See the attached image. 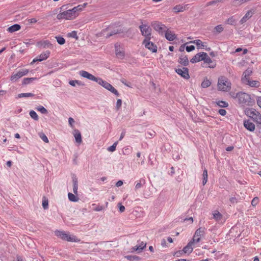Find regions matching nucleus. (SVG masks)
<instances>
[{"mask_svg": "<svg viewBox=\"0 0 261 261\" xmlns=\"http://www.w3.org/2000/svg\"><path fill=\"white\" fill-rule=\"evenodd\" d=\"M48 200L46 198H44L42 201V206L44 208V209H47L48 208Z\"/></svg>", "mask_w": 261, "mask_h": 261, "instance_id": "nucleus-54", "label": "nucleus"}, {"mask_svg": "<svg viewBox=\"0 0 261 261\" xmlns=\"http://www.w3.org/2000/svg\"><path fill=\"white\" fill-rule=\"evenodd\" d=\"M184 252L182 250H179L173 253V255L175 256L176 257H179Z\"/></svg>", "mask_w": 261, "mask_h": 261, "instance_id": "nucleus-59", "label": "nucleus"}, {"mask_svg": "<svg viewBox=\"0 0 261 261\" xmlns=\"http://www.w3.org/2000/svg\"><path fill=\"white\" fill-rule=\"evenodd\" d=\"M191 43L196 44L197 46H198V47L202 48V47H204L203 42L199 39H197V40H195L194 41H191Z\"/></svg>", "mask_w": 261, "mask_h": 261, "instance_id": "nucleus-47", "label": "nucleus"}, {"mask_svg": "<svg viewBox=\"0 0 261 261\" xmlns=\"http://www.w3.org/2000/svg\"><path fill=\"white\" fill-rule=\"evenodd\" d=\"M218 113L221 116H225L226 114V111L224 109H220L218 111Z\"/></svg>", "mask_w": 261, "mask_h": 261, "instance_id": "nucleus-61", "label": "nucleus"}, {"mask_svg": "<svg viewBox=\"0 0 261 261\" xmlns=\"http://www.w3.org/2000/svg\"><path fill=\"white\" fill-rule=\"evenodd\" d=\"M216 103L221 108H226L228 106V102L223 100H219L216 102Z\"/></svg>", "mask_w": 261, "mask_h": 261, "instance_id": "nucleus-43", "label": "nucleus"}, {"mask_svg": "<svg viewBox=\"0 0 261 261\" xmlns=\"http://www.w3.org/2000/svg\"><path fill=\"white\" fill-rule=\"evenodd\" d=\"M138 244L140 246L139 249H141V251L146 247V244L144 243L143 242H141L140 243H139Z\"/></svg>", "mask_w": 261, "mask_h": 261, "instance_id": "nucleus-60", "label": "nucleus"}, {"mask_svg": "<svg viewBox=\"0 0 261 261\" xmlns=\"http://www.w3.org/2000/svg\"><path fill=\"white\" fill-rule=\"evenodd\" d=\"M205 228H202L200 227L198 229H197L194 235L193 241V242H195L196 243H198L200 240V237L204 235L205 233Z\"/></svg>", "mask_w": 261, "mask_h": 261, "instance_id": "nucleus-11", "label": "nucleus"}, {"mask_svg": "<svg viewBox=\"0 0 261 261\" xmlns=\"http://www.w3.org/2000/svg\"><path fill=\"white\" fill-rule=\"evenodd\" d=\"M87 5V3H84L83 5H79L76 7H74L72 9H71V11H72L74 16H76V12L78 11H81L85 7V6Z\"/></svg>", "mask_w": 261, "mask_h": 261, "instance_id": "nucleus-26", "label": "nucleus"}, {"mask_svg": "<svg viewBox=\"0 0 261 261\" xmlns=\"http://www.w3.org/2000/svg\"><path fill=\"white\" fill-rule=\"evenodd\" d=\"M35 109L43 114H47L48 113L47 110L44 107L41 105L35 108Z\"/></svg>", "mask_w": 261, "mask_h": 261, "instance_id": "nucleus-37", "label": "nucleus"}, {"mask_svg": "<svg viewBox=\"0 0 261 261\" xmlns=\"http://www.w3.org/2000/svg\"><path fill=\"white\" fill-rule=\"evenodd\" d=\"M115 53L116 56L120 58H123L124 57V53L123 51H120L118 48V45L117 44L115 45Z\"/></svg>", "mask_w": 261, "mask_h": 261, "instance_id": "nucleus-33", "label": "nucleus"}, {"mask_svg": "<svg viewBox=\"0 0 261 261\" xmlns=\"http://www.w3.org/2000/svg\"><path fill=\"white\" fill-rule=\"evenodd\" d=\"M141 35L143 36L145 38L148 40H150L151 38V28L147 24H142L139 27Z\"/></svg>", "mask_w": 261, "mask_h": 261, "instance_id": "nucleus-5", "label": "nucleus"}, {"mask_svg": "<svg viewBox=\"0 0 261 261\" xmlns=\"http://www.w3.org/2000/svg\"><path fill=\"white\" fill-rule=\"evenodd\" d=\"M252 12L251 11H248L246 14L240 20V23L243 24L249 18L252 16Z\"/></svg>", "mask_w": 261, "mask_h": 261, "instance_id": "nucleus-27", "label": "nucleus"}, {"mask_svg": "<svg viewBox=\"0 0 261 261\" xmlns=\"http://www.w3.org/2000/svg\"><path fill=\"white\" fill-rule=\"evenodd\" d=\"M229 201L230 202L232 203V204H233V203H237L238 202V199L236 197H231L230 199H229Z\"/></svg>", "mask_w": 261, "mask_h": 261, "instance_id": "nucleus-63", "label": "nucleus"}, {"mask_svg": "<svg viewBox=\"0 0 261 261\" xmlns=\"http://www.w3.org/2000/svg\"><path fill=\"white\" fill-rule=\"evenodd\" d=\"M72 180L73 182V192L74 194L77 195L78 180L75 174L72 175Z\"/></svg>", "mask_w": 261, "mask_h": 261, "instance_id": "nucleus-20", "label": "nucleus"}, {"mask_svg": "<svg viewBox=\"0 0 261 261\" xmlns=\"http://www.w3.org/2000/svg\"><path fill=\"white\" fill-rule=\"evenodd\" d=\"M259 202V199L257 197H255L253 198L251 201V205L253 206H256Z\"/></svg>", "mask_w": 261, "mask_h": 261, "instance_id": "nucleus-53", "label": "nucleus"}, {"mask_svg": "<svg viewBox=\"0 0 261 261\" xmlns=\"http://www.w3.org/2000/svg\"><path fill=\"white\" fill-rule=\"evenodd\" d=\"M21 74H22V76L27 75L29 73V70L27 69H23L22 71H19Z\"/></svg>", "mask_w": 261, "mask_h": 261, "instance_id": "nucleus-62", "label": "nucleus"}, {"mask_svg": "<svg viewBox=\"0 0 261 261\" xmlns=\"http://www.w3.org/2000/svg\"><path fill=\"white\" fill-rule=\"evenodd\" d=\"M37 45L39 47H42L43 48H53V45L50 43V42L49 40H44V41H41L40 42H38L37 43Z\"/></svg>", "mask_w": 261, "mask_h": 261, "instance_id": "nucleus-17", "label": "nucleus"}, {"mask_svg": "<svg viewBox=\"0 0 261 261\" xmlns=\"http://www.w3.org/2000/svg\"><path fill=\"white\" fill-rule=\"evenodd\" d=\"M229 84V83L227 81L220 82H219L218 84V88L220 90L222 91H228L231 88Z\"/></svg>", "mask_w": 261, "mask_h": 261, "instance_id": "nucleus-13", "label": "nucleus"}, {"mask_svg": "<svg viewBox=\"0 0 261 261\" xmlns=\"http://www.w3.org/2000/svg\"><path fill=\"white\" fill-rule=\"evenodd\" d=\"M20 28L21 27L19 24H15L9 27L7 29V31L10 33H13L14 32L19 30Z\"/></svg>", "mask_w": 261, "mask_h": 261, "instance_id": "nucleus-28", "label": "nucleus"}, {"mask_svg": "<svg viewBox=\"0 0 261 261\" xmlns=\"http://www.w3.org/2000/svg\"><path fill=\"white\" fill-rule=\"evenodd\" d=\"M22 74L19 71L17 72L16 74H13L11 76V81L13 82H16L18 79L21 78Z\"/></svg>", "mask_w": 261, "mask_h": 261, "instance_id": "nucleus-30", "label": "nucleus"}, {"mask_svg": "<svg viewBox=\"0 0 261 261\" xmlns=\"http://www.w3.org/2000/svg\"><path fill=\"white\" fill-rule=\"evenodd\" d=\"M120 81L123 84H124L126 86L130 88L132 87V83L130 82H127L125 79H121Z\"/></svg>", "mask_w": 261, "mask_h": 261, "instance_id": "nucleus-52", "label": "nucleus"}, {"mask_svg": "<svg viewBox=\"0 0 261 261\" xmlns=\"http://www.w3.org/2000/svg\"><path fill=\"white\" fill-rule=\"evenodd\" d=\"M239 103L243 106H252L254 103V100L251 98L249 94L243 92H238Z\"/></svg>", "mask_w": 261, "mask_h": 261, "instance_id": "nucleus-1", "label": "nucleus"}, {"mask_svg": "<svg viewBox=\"0 0 261 261\" xmlns=\"http://www.w3.org/2000/svg\"><path fill=\"white\" fill-rule=\"evenodd\" d=\"M55 38L57 39V42L60 45H63L64 44H65V39L63 37L60 36H56Z\"/></svg>", "mask_w": 261, "mask_h": 261, "instance_id": "nucleus-45", "label": "nucleus"}, {"mask_svg": "<svg viewBox=\"0 0 261 261\" xmlns=\"http://www.w3.org/2000/svg\"><path fill=\"white\" fill-rule=\"evenodd\" d=\"M67 36L76 39H78L79 38L77 35V32L75 31H73L71 32L68 33Z\"/></svg>", "mask_w": 261, "mask_h": 261, "instance_id": "nucleus-49", "label": "nucleus"}, {"mask_svg": "<svg viewBox=\"0 0 261 261\" xmlns=\"http://www.w3.org/2000/svg\"><path fill=\"white\" fill-rule=\"evenodd\" d=\"M75 141L79 144H81L82 142V136L80 131L79 129H74L73 133Z\"/></svg>", "mask_w": 261, "mask_h": 261, "instance_id": "nucleus-24", "label": "nucleus"}, {"mask_svg": "<svg viewBox=\"0 0 261 261\" xmlns=\"http://www.w3.org/2000/svg\"><path fill=\"white\" fill-rule=\"evenodd\" d=\"M75 17V16H74V14H73L71 9L62 12H60V13H59L57 16V18L59 20L63 19H72Z\"/></svg>", "mask_w": 261, "mask_h": 261, "instance_id": "nucleus-7", "label": "nucleus"}, {"mask_svg": "<svg viewBox=\"0 0 261 261\" xmlns=\"http://www.w3.org/2000/svg\"><path fill=\"white\" fill-rule=\"evenodd\" d=\"M36 80H37V77H26V78H24L23 79L22 82V85H28V84H29L32 83L33 82H34L35 81H36Z\"/></svg>", "mask_w": 261, "mask_h": 261, "instance_id": "nucleus-29", "label": "nucleus"}, {"mask_svg": "<svg viewBox=\"0 0 261 261\" xmlns=\"http://www.w3.org/2000/svg\"><path fill=\"white\" fill-rule=\"evenodd\" d=\"M213 216H214V218L216 220V221H219L222 218V214L219 212H217L216 213H215L214 214H213Z\"/></svg>", "mask_w": 261, "mask_h": 261, "instance_id": "nucleus-48", "label": "nucleus"}, {"mask_svg": "<svg viewBox=\"0 0 261 261\" xmlns=\"http://www.w3.org/2000/svg\"><path fill=\"white\" fill-rule=\"evenodd\" d=\"M151 25L153 29L159 34H163L167 30V27L165 25L157 21H152L151 23Z\"/></svg>", "mask_w": 261, "mask_h": 261, "instance_id": "nucleus-8", "label": "nucleus"}, {"mask_svg": "<svg viewBox=\"0 0 261 261\" xmlns=\"http://www.w3.org/2000/svg\"><path fill=\"white\" fill-rule=\"evenodd\" d=\"M245 3H246L245 0H233L232 1V5L237 7Z\"/></svg>", "mask_w": 261, "mask_h": 261, "instance_id": "nucleus-38", "label": "nucleus"}, {"mask_svg": "<svg viewBox=\"0 0 261 261\" xmlns=\"http://www.w3.org/2000/svg\"><path fill=\"white\" fill-rule=\"evenodd\" d=\"M178 62L184 66H187L189 64V61L188 60V58L187 56H181L179 57Z\"/></svg>", "mask_w": 261, "mask_h": 261, "instance_id": "nucleus-22", "label": "nucleus"}, {"mask_svg": "<svg viewBox=\"0 0 261 261\" xmlns=\"http://www.w3.org/2000/svg\"><path fill=\"white\" fill-rule=\"evenodd\" d=\"M50 54V52L49 50H46L41 53L38 57H37L39 62H41L47 59Z\"/></svg>", "mask_w": 261, "mask_h": 261, "instance_id": "nucleus-25", "label": "nucleus"}, {"mask_svg": "<svg viewBox=\"0 0 261 261\" xmlns=\"http://www.w3.org/2000/svg\"><path fill=\"white\" fill-rule=\"evenodd\" d=\"M252 70L249 68H247L245 71L243 72L241 78V81L242 83H243L244 82L247 81V80L250 79V76L252 75Z\"/></svg>", "mask_w": 261, "mask_h": 261, "instance_id": "nucleus-15", "label": "nucleus"}, {"mask_svg": "<svg viewBox=\"0 0 261 261\" xmlns=\"http://www.w3.org/2000/svg\"><path fill=\"white\" fill-rule=\"evenodd\" d=\"M96 83L114 94L116 96H119L120 94L118 91L111 84L108 83L107 81L103 80L101 78L98 77Z\"/></svg>", "mask_w": 261, "mask_h": 261, "instance_id": "nucleus-4", "label": "nucleus"}, {"mask_svg": "<svg viewBox=\"0 0 261 261\" xmlns=\"http://www.w3.org/2000/svg\"><path fill=\"white\" fill-rule=\"evenodd\" d=\"M125 258L129 261H140L141 260V258L137 255H126L125 256Z\"/></svg>", "mask_w": 261, "mask_h": 261, "instance_id": "nucleus-31", "label": "nucleus"}, {"mask_svg": "<svg viewBox=\"0 0 261 261\" xmlns=\"http://www.w3.org/2000/svg\"><path fill=\"white\" fill-rule=\"evenodd\" d=\"M187 8V5H177L173 7V10L175 13L183 12Z\"/></svg>", "mask_w": 261, "mask_h": 261, "instance_id": "nucleus-23", "label": "nucleus"}, {"mask_svg": "<svg viewBox=\"0 0 261 261\" xmlns=\"http://www.w3.org/2000/svg\"><path fill=\"white\" fill-rule=\"evenodd\" d=\"M122 105V100L120 99H118L116 102V109L117 110H119Z\"/></svg>", "mask_w": 261, "mask_h": 261, "instance_id": "nucleus-55", "label": "nucleus"}, {"mask_svg": "<svg viewBox=\"0 0 261 261\" xmlns=\"http://www.w3.org/2000/svg\"><path fill=\"white\" fill-rule=\"evenodd\" d=\"M34 94L32 93H23L18 95L17 98L33 97Z\"/></svg>", "mask_w": 261, "mask_h": 261, "instance_id": "nucleus-40", "label": "nucleus"}, {"mask_svg": "<svg viewBox=\"0 0 261 261\" xmlns=\"http://www.w3.org/2000/svg\"><path fill=\"white\" fill-rule=\"evenodd\" d=\"M55 235L63 240L68 242H76L77 239L75 236H71L69 233H67L64 231L56 230Z\"/></svg>", "mask_w": 261, "mask_h": 261, "instance_id": "nucleus-3", "label": "nucleus"}, {"mask_svg": "<svg viewBox=\"0 0 261 261\" xmlns=\"http://www.w3.org/2000/svg\"><path fill=\"white\" fill-rule=\"evenodd\" d=\"M186 49L187 52H190L195 49V46L194 45L187 46Z\"/></svg>", "mask_w": 261, "mask_h": 261, "instance_id": "nucleus-57", "label": "nucleus"}, {"mask_svg": "<svg viewBox=\"0 0 261 261\" xmlns=\"http://www.w3.org/2000/svg\"><path fill=\"white\" fill-rule=\"evenodd\" d=\"M230 95L231 96V97H232L233 98H238V93H234V92H231L230 93Z\"/></svg>", "mask_w": 261, "mask_h": 261, "instance_id": "nucleus-64", "label": "nucleus"}, {"mask_svg": "<svg viewBox=\"0 0 261 261\" xmlns=\"http://www.w3.org/2000/svg\"><path fill=\"white\" fill-rule=\"evenodd\" d=\"M118 207H119V212H120V213H122V212H124L125 209V207H124L123 205H122L121 204V203H119L118 204Z\"/></svg>", "mask_w": 261, "mask_h": 261, "instance_id": "nucleus-58", "label": "nucleus"}, {"mask_svg": "<svg viewBox=\"0 0 261 261\" xmlns=\"http://www.w3.org/2000/svg\"><path fill=\"white\" fill-rule=\"evenodd\" d=\"M165 36L166 39L169 41H173L176 38V35L168 29L166 30Z\"/></svg>", "mask_w": 261, "mask_h": 261, "instance_id": "nucleus-21", "label": "nucleus"}, {"mask_svg": "<svg viewBox=\"0 0 261 261\" xmlns=\"http://www.w3.org/2000/svg\"><path fill=\"white\" fill-rule=\"evenodd\" d=\"M245 114L258 124H261V115L253 108H247L244 110Z\"/></svg>", "mask_w": 261, "mask_h": 261, "instance_id": "nucleus-2", "label": "nucleus"}, {"mask_svg": "<svg viewBox=\"0 0 261 261\" xmlns=\"http://www.w3.org/2000/svg\"><path fill=\"white\" fill-rule=\"evenodd\" d=\"M30 117L36 121H38L39 119L38 116L35 111L31 110L29 113Z\"/></svg>", "mask_w": 261, "mask_h": 261, "instance_id": "nucleus-42", "label": "nucleus"}, {"mask_svg": "<svg viewBox=\"0 0 261 261\" xmlns=\"http://www.w3.org/2000/svg\"><path fill=\"white\" fill-rule=\"evenodd\" d=\"M69 85H70L72 86H75V84H77L79 86H84L85 85L84 83L82 82L79 81V80H71L69 82Z\"/></svg>", "mask_w": 261, "mask_h": 261, "instance_id": "nucleus-34", "label": "nucleus"}, {"mask_svg": "<svg viewBox=\"0 0 261 261\" xmlns=\"http://www.w3.org/2000/svg\"><path fill=\"white\" fill-rule=\"evenodd\" d=\"M236 22V19L234 18V16H231L229 17L226 21V23L230 24V25H234Z\"/></svg>", "mask_w": 261, "mask_h": 261, "instance_id": "nucleus-46", "label": "nucleus"}, {"mask_svg": "<svg viewBox=\"0 0 261 261\" xmlns=\"http://www.w3.org/2000/svg\"><path fill=\"white\" fill-rule=\"evenodd\" d=\"M243 84L253 88H258L260 85V83L258 81L250 80V79L247 80V81L244 82Z\"/></svg>", "mask_w": 261, "mask_h": 261, "instance_id": "nucleus-16", "label": "nucleus"}, {"mask_svg": "<svg viewBox=\"0 0 261 261\" xmlns=\"http://www.w3.org/2000/svg\"><path fill=\"white\" fill-rule=\"evenodd\" d=\"M139 248H140V246H139V244H137L135 246L132 247V252L137 251L138 253H140V252H141V249H139Z\"/></svg>", "mask_w": 261, "mask_h": 261, "instance_id": "nucleus-56", "label": "nucleus"}, {"mask_svg": "<svg viewBox=\"0 0 261 261\" xmlns=\"http://www.w3.org/2000/svg\"><path fill=\"white\" fill-rule=\"evenodd\" d=\"M204 52H200L196 54L191 60L190 62L192 63H195L199 61H202L203 60V54Z\"/></svg>", "mask_w": 261, "mask_h": 261, "instance_id": "nucleus-19", "label": "nucleus"}, {"mask_svg": "<svg viewBox=\"0 0 261 261\" xmlns=\"http://www.w3.org/2000/svg\"><path fill=\"white\" fill-rule=\"evenodd\" d=\"M192 244V242H189L187 246H186L184 248L182 251L184 253H186L187 252L191 253L193 248L191 247V244Z\"/></svg>", "mask_w": 261, "mask_h": 261, "instance_id": "nucleus-36", "label": "nucleus"}, {"mask_svg": "<svg viewBox=\"0 0 261 261\" xmlns=\"http://www.w3.org/2000/svg\"><path fill=\"white\" fill-rule=\"evenodd\" d=\"M103 32L106 33V37L108 38L117 34L123 33V31L118 27L113 28V25H110L105 30H103Z\"/></svg>", "mask_w": 261, "mask_h": 261, "instance_id": "nucleus-6", "label": "nucleus"}, {"mask_svg": "<svg viewBox=\"0 0 261 261\" xmlns=\"http://www.w3.org/2000/svg\"><path fill=\"white\" fill-rule=\"evenodd\" d=\"M224 30V28L222 25L219 24L216 26L214 28V33L217 34H219L221 33Z\"/></svg>", "mask_w": 261, "mask_h": 261, "instance_id": "nucleus-41", "label": "nucleus"}, {"mask_svg": "<svg viewBox=\"0 0 261 261\" xmlns=\"http://www.w3.org/2000/svg\"><path fill=\"white\" fill-rule=\"evenodd\" d=\"M136 183L135 189L137 190L141 188L145 184V180L142 178L139 181H137Z\"/></svg>", "mask_w": 261, "mask_h": 261, "instance_id": "nucleus-32", "label": "nucleus"}, {"mask_svg": "<svg viewBox=\"0 0 261 261\" xmlns=\"http://www.w3.org/2000/svg\"><path fill=\"white\" fill-rule=\"evenodd\" d=\"M175 71L184 79L189 80L190 77L189 73V69L187 67H184L182 68H176Z\"/></svg>", "mask_w": 261, "mask_h": 261, "instance_id": "nucleus-9", "label": "nucleus"}, {"mask_svg": "<svg viewBox=\"0 0 261 261\" xmlns=\"http://www.w3.org/2000/svg\"><path fill=\"white\" fill-rule=\"evenodd\" d=\"M202 177V184L203 185H204L206 184L207 181V171L206 169H204V170H203Z\"/></svg>", "mask_w": 261, "mask_h": 261, "instance_id": "nucleus-39", "label": "nucleus"}, {"mask_svg": "<svg viewBox=\"0 0 261 261\" xmlns=\"http://www.w3.org/2000/svg\"><path fill=\"white\" fill-rule=\"evenodd\" d=\"M75 195V194H73L71 193H68V197L69 200L70 201L77 202L79 200V197L76 196Z\"/></svg>", "mask_w": 261, "mask_h": 261, "instance_id": "nucleus-35", "label": "nucleus"}, {"mask_svg": "<svg viewBox=\"0 0 261 261\" xmlns=\"http://www.w3.org/2000/svg\"><path fill=\"white\" fill-rule=\"evenodd\" d=\"M118 144V142H115L112 146L108 148V150L110 152H113L116 150V146Z\"/></svg>", "mask_w": 261, "mask_h": 261, "instance_id": "nucleus-50", "label": "nucleus"}, {"mask_svg": "<svg viewBox=\"0 0 261 261\" xmlns=\"http://www.w3.org/2000/svg\"><path fill=\"white\" fill-rule=\"evenodd\" d=\"M150 40L144 39L143 41L142 44L144 46L151 50L152 53H156L157 51V46L152 42L150 41Z\"/></svg>", "mask_w": 261, "mask_h": 261, "instance_id": "nucleus-10", "label": "nucleus"}, {"mask_svg": "<svg viewBox=\"0 0 261 261\" xmlns=\"http://www.w3.org/2000/svg\"><path fill=\"white\" fill-rule=\"evenodd\" d=\"M244 126L246 129L250 132H253L255 129V125L249 120L244 121Z\"/></svg>", "mask_w": 261, "mask_h": 261, "instance_id": "nucleus-18", "label": "nucleus"}, {"mask_svg": "<svg viewBox=\"0 0 261 261\" xmlns=\"http://www.w3.org/2000/svg\"><path fill=\"white\" fill-rule=\"evenodd\" d=\"M40 137L41 138V139L45 143L48 142V139L44 133H41L39 134Z\"/></svg>", "mask_w": 261, "mask_h": 261, "instance_id": "nucleus-51", "label": "nucleus"}, {"mask_svg": "<svg viewBox=\"0 0 261 261\" xmlns=\"http://www.w3.org/2000/svg\"><path fill=\"white\" fill-rule=\"evenodd\" d=\"M79 73L81 76L95 82H97L98 79V77H95L94 75L85 70H81L79 71Z\"/></svg>", "mask_w": 261, "mask_h": 261, "instance_id": "nucleus-12", "label": "nucleus"}, {"mask_svg": "<svg viewBox=\"0 0 261 261\" xmlns=\"http://www.w3.org/2000/svg\"><path fill=\"white\" fill-rule=\"evenodd\" d=\"M211 82L207 79H205L202 82L201 87L203 88H206L208 87L211 85Z\"/></svg>", "mask_w": 261, "mask_h": 261, "instance_id": "nucleus-44", "label": "nucleus"}, {"mask_svg": "<svg viewBox=\"0 0 261 261\" xmlns=\"http://www.w3.org/2000/svg\"><path fill=\"white\" fill-rule=\"evenodd\" d=\"M203 60L204 63L210 64V65L208 66V67L211 68H214L216 66V63H213L212 59L208 57L207 54L206 53H204L203 54Z\"/></svg>", "mask_w": 261, "mask_h": 261, "instance_id": "nucleus-14", "label": "nucleus"}]
</instances>
